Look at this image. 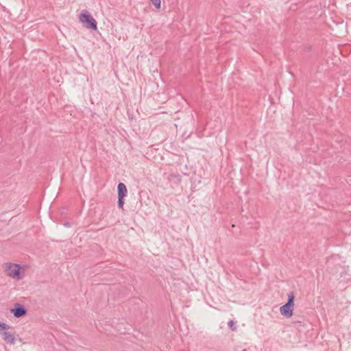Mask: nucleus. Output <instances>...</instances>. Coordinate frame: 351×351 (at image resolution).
I'll list each match as a JSON object with an SVG mask.
<instances>
[{
	"instance_id": "obj_1",
	"label": "nucleus",
	"mask_w": 351,
	"mask_h": 351,
	"mask_svg": "<svg viewBox=\"0 0 351 351\" xmlns=\"http://www.w3.org/2000/svg\"><path fill=\"white\" fill-rule=\"evenodd\" d=\"M79 21L84 23L85 27L88 29L93 30H96L97 29V21L88 10H84L82 11L79 17Z\"/></svg>"
},
{
	"instance_id": "obj_2",
	"label": "nucleus",
	"mask_w": 351,
	"mask_h": 351,
	"mask_svg": "<svg viewBox=\"0 0 351 351\" xmlns=\"http://www.w3.org/2000/svg\"><path fill=\"white\" fill-rule=\"evenodd\" d=\"M295 294L290 292L288 294L287 302L280 308L281 315L286 317H291L293 315V307L294 306Z\"/></svg>"
},
{
	"instance_id": "obj_3",
	"label": "nucleus",
	"mask_w": 351,
	"mask_h": 351,
	"mask_svg": "<svg viewBox=\"0 0 351 351\" xmlns=\"http://www.w3.org/2000/svg\"><path fill=\"white\" fill-rule=\"evenodd\" d=\"M11 312L13 313L15 317H21L27 314L26 308L20 304H16L14 308L11 309Z\"/></svg>"
},
{
	"instance_id": "obj_4",
	"label": "nucleus",
	"mask_w": 351,
	"mask_h": 351,
	"mask_svg": "<svg viewBox=\"0 0 351 351\" xmlns=\"http://www.w3.org/2000/svg\"><path fill=\"white\" fill-rule=\"evenodd\" d=\"M20 270L21 267L19 265L15 264L14 265H10L8 270V274L9 276L20 278Z\"/></svg>"
},
{
	"instance_id": "obj_5",
	"label": "nucleus",
	"mask_w": 351,
	"mask_h": 351,
	"mask_svg": "<svg viewBox=\"0 0 351 351\" xmlns=\"http://www.w3.org/2000/svg\"><path fill=\"white\" fill-rule=\"evenodd\" d=\"M3 340L9 344L14 345L16 343V339L14 336L10 332L4 331L2 332Z\"/></svg>"
},
{
	"instance_id": "obj_6",
	"label": "nucleus",
	"mask_w": 351,
	"mask_h": 351,
	"mask_svg": "<svg viewBox=\"0 0 351 351\" xmlns=\"http://www.w3.org/2000/svg\"><path fill=\"white\" fill-rule=\"evenodd\" d=\"M118 196L125 197L127 195L128 190L125 184L120 182L117 186Z\"/></svg>"
},
{
	"instance_id": "obj_7",
	"label": "nucleus",
	"mask_w": 351,
	"mask_h": 351,
	"mask_svg": "<svg viewBox=\"0 0 351 351\" xmlns=\"http://www.w3.org/2000/svg\"><path fill=\"white\" fill-rule=\"evenodd\" d=\"M168 180L170 182L178 184L181 181V176L178 173H172L169 175Z\"/></svg>"
},
{
	"instance_id": "obj_8",
	"label": "nucleus",
	"mask_w": 351,
	"mask_h": 351,
	"mask_svg": "<svg viewBox=\"0 0 351 351\" xmlns=\"http://www.w3.org/2000/svg\"><path fill=\"white\" fill-rule=\"evenodd\" d=\"M124 204V197L118 196V206L120 208H123Z\"/></svg>"
},
{
	"instance_id": "obj_9",
	"label": "nucleus",
	"mask_w": 351,
	"mask_h": 351,
	"mask_svg": "<svg viewBox=\"0 0 351 351\" xmlns=\"http://www.w3.org/2000/svg\"><path fill=\"white\" fill-rule=\"evenodd\" d=\"M228 326L230 328V329L232 330V331H235L237 330V327L235 326V322L232 320H230L229 322H228Z\"/></svg>"
},
{
	"instance_id": "obj_10",
	"label": "nucleus",
	"mask_w": 351,
	"mask_h": 351,
	"mask_svg": "<svg viewBox=\"0 0 351 351\" xmlns=\"http://www.w3.org/2000/svg\"><path fill=\"white\" fill-rule=\"evenodd\" d=\"M156 8H160V0H150Z\"/></svg>"
},
{
	"instance_id": "obj_11",
	"label": "nucleus",
	"mask_w": 351,
	"mask_h": 351,
	"mask_svg": "<svg viewBox=\"0 0 351 351\" xmlns=\"http://www.w3.org/2000/svg\"><path fill=\"white\" fill-rule=\"evenodd\" d=\"M0 327L3 330H8L11 328L10 326H9L5 323L1 322H0Z\"/></svg>"
}]
</instances>
